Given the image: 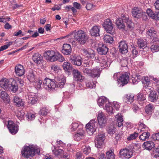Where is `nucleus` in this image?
<instances>
[{"instance_id": "9d476101", "label": "nucleus", "mask_w": 159, "mask_h": 159, "mask_svg": "<svg viewBox=\"0 0 159 159\" xmlns=\"http://www.w3.org/2000/svg\"><path fill=\"white\" fill-rule=\"evenodd\" d=\"M43 56L46 59L53 62L57 61V55L55 52L52 50H48L45 52L43 54Z\"/></svg>"}, {"instance_id": "b1692460", "label": "nucleus", "mask_w": 159, "mask_h": 159, "mask_svg": "<svg viewBox=\"0 0 159 159\" xmlns=\"http://www.w3.org/2000/svg\"><path fill=\"white\" fill-rule=\"evenodd\" d=\"M108 49L104 44H100L97 49L98 53L101 55H106L108 52Z\"/></svg>"}, {"instance_id": "f03ea898", "label": "nucleus", "mask_w": 159, "mask_h": 159, "mask_svg": "<svg viewBox=\"0 0 159 159\" xmlns=\"http://www.w3.org/2000/svg\"><path fill=\"white\" fill-rule=\"evenodd\" d=\"M73 34H74V39L81 44H85L88 39L89 37L86 33L82 30H75L70 35Z\"/></svg>"}, {"instance_id": "79ce46f5", "label": "nucleus", "mask_w": 159, "mask_h": 159, "mask_svg": "<svg viewBox=\"0 0 159 159\" xmlns=\"http://www.w3.org/2000/svg\"><path fill=\"white\" fill-rule=\"evenodd\" d=\"M106 130L107 133L110 135H113L116 131V128L113 125L108 126L107 127Z\"/></svg>"}, {"instance_id": "37998d69", "label": "nucleus", "mask_w": 159, "mask_h": 159, "mask_svg": "<svg viewBox=\"0 0 159 159\" xmlns=\"http://www.w3.org/2000/svg\"><path fill=\"white\" fill-rule=\"evenodd\" d=\"M150 136V134L149 132H144L139 136V138L140 140L144 141L148 139Z\"/></svg>"}, {"instance_id": "1a4fd4ad", "label": "nucleus", "mask_w": 159, "mask_h": 159, "mask_svg": "<svg viewBox=\"0 0 159 159\" xmlns=\"http://www.w3.org/2000/svg\"><path fill=\"white\" fill-rule=\"evenodd\" d=\"M81 51L84 55L93 59L94 61L97 60L98 59V55L96 54L95 51L93 50L89 49L88 50L83 49H81Z\"/></svg>"}, {"instance_id": "c9c22d12", "label": "nucleus", "mask_w": 159, "mask_h": 159, "mask_svg": "<svg viewBox=\"0 0 159 159\" xmlns=\"http://www.w3.org/2000/svg\"><path fill=\"white\" fill-rule=\"evenodd\" d=\"M125 102L127 104H130L134 100V95L132 94H128L125 95Z\"/></svg>"}, {"instance_id": "9b49d317", "label": "nucleus", "mask_w": 159, "mask_h": 159, "mask_svg": "<svg viewBox=\"0 0 159 159\" xmlns=\"http://www.w3.org/2000/svg\"><path fill=\"white\" fill-rule=\"evenodd\" d=\"M95 124H97V122L93 120H91L86 125V131L89 135H92L95 131L97 128L95 126Z\"/></svg>"}, {"instance_id": "6ab92c4d", "label": "nucleus", "mask_w": 159, "mask_h": 159, "mask_svg": "<svg viewBox=\"0 0 159 159\" xmlns=\"http://www.w3.org/2000/svg\"><path fill=\"white\" fill-rule=\"evenodd\" d=\"M120 52L122 54H125L128 52V45L125 41L122 40L119 43Z\"/></svg>"}, {"instance_id": "e2e57ef3", "label": "nucleus", "mask_w": 159, "mask_h": 159, "mask_svg": "<svg viewBox=\"0 0 159 159\" xmlns=\"http://www.w3.org/2000/svg\"><path fill=\"white\" fill-rule=\"evenodd\" d=\"M57 61L58 60L60 62H62L65 60L64 57L60 54L58 53L57 55Z\"/></svg>"}, {"instance_id": "c756f323", "label": "nucleus", "mask_w": 159, "mask_h": 159, "mask_svg": "<svg viewBox=\"0 0 159 159\" xmlns=\"http://www.w3.org/2000/svg\"><path fill=\"white\" fill-rule=\"evenodd\" d=\"M33 59L35 63L40 64L42 63L43 57L39 53H36L34 54L33 55Z\"/></svg>"}, {"instance_id": "7c9ffc66", "label": "nucleus", "mask_w": 159, "mask_h": 159, "mask_svg": "<svg viewBox=\"0 0 159 159\" xmlns=\"http://www.w3.org/2000/svg\"><path fill=\"white\" fill-rule=\"evenodd\" d=\"M126 19L125 23L126 24V26L128 30L132 31L134 29V23L132 22L131 20L129 18L128 16H126Z\"/></svg>"}, {"instance_id": "58836bf2", "label": "nucleus", "mask_w": 159, "mask_h": 159, "mask_svg": "<svg viewBox=\"0 0 159 159\" xmlns=\"http://www.w3.org/2000/svg\"><path fill=\"white\" fill-rule=\"evenodd\" d=\"M137 45L140 49H144L147 46V43L142 39H139L137 41Z\"/></svg>"}, {"instance_id": "f257e3e1", "label": "nucleus", "mask_w": 159, "mask_h": 159, "mask_svg": "<svg viewBox=\"0 0 159 159\" xmlns=\"http://www.w3.org/2000/svg\"><path fill=\"white\" fill-rule=\"evenodd\" d=\"M0 86L5 90L13 92H16L18 89L17 84L15 80L11 81L9 80L4 78L0 81Z\"/></svg>"}, {"instance_id": "4be33fe9", "label": "nucleus", "mask_w": 159, "mask_h": 159, "mask_svg": "<svg viewBox=\"0 0 159 159\" xmlns=\"http://www.w3.org/2000/svg\"><path fill=\"white\" fill-rule=\"evenodd\" d=\"M70 60L72 63L77 66H80L82 63L81 58L79 56L74 57L71 56L70 57Z\"/></svg>"}, {"instance_id": "338daca9", "label": "nucleus", "mask_w": 159, "mask_h": 159, "mask_svg": "<svg viewBox=\"0 0 159 159\" xmlns=\"http://www.w3.org/2000/svg\"><path fill=\"white\" fill-rule=\"evenodd\" d=\"M132 53L133 56L134 57H137V56L138 52L137 50H136L134 47L132 48Z\"/></svg>"}, {"instance_id": "a211bd4d", "label": "nucleus", "mask_w": 159, "mask_h": 159, "mask_svg": "<svg viewBox=\"0 0 159 159\" xmlns=\"http://www.w3.org/2000/svg\"><path fill=\"white\" fill-rule=\"evenodd\" d=\"M146 35L148 38L152 39V41L157 40L158 39L156 34V31L152 27L148 29L146 32Z\"/></svg>"}, {"instance_id": "603ef678", "label": "nucleus", "mask_w": 159, "mask_h": 159, "mask_svg": "<svg viewBox=\"0 0 159 159\" xmlns=\"http://www.w3.org/2000/svg\"><path fill=\"white\" fill-rule=\"evenodd\" d=\"M132 82L134 84H135L138 82L140 81L141 76L139 75H134V77L133 76L131 78Z\"/></svg>"}, {"instance_id": "aec40b11", "label": "nucleus", "mask_w": 159, "mask_h": 159, "mask_svg": "<svg viewBox=\"0 0 159 159\" xmlns=\"http://www.w3.org/2000/svg\"><path fill=\"white\" fill-rule=\"evenodd\" d=\"M25 68L23 65L18 64L15 66V72L18 76H21L25 74Z\"/></svg>"}, {"instance_id": "0e129e2a", "label": "nucleus", "mask_w": 159, "mask_h": 159, "mask_svg": "<svg viewBox=\"0 0 159 159\" xmlns=\"http://www.w3.org/2000/svg\"><path fill=\"white\" fill-rule=\"evenodd\" d=\"M152 139L154 140H159V133L153 134L152 136Z\"/></svg>"}, {"instance_id": "dca6fc26", "label": "nucleus", "mask_w": 159, "mask_h": 159, "mask_svg": "<svg viewBox=\"0 0 159 159\" xmlns=\"http://www.w3.org/2000/svg\"><path fill=\"white\" fill-rule=\"evenodd\" d=\"M119 154L121 157L127 159L129 158L133 155L132 150L127 148L121 150L119 152Z\"/></svg>"}, {"instance_id": "6e6552de", "label": "nucleus", "mask_w": 159, "mask_h": 159, "mask_svg": "<svg viewBox=\"0 0 159 159\" xmlns=\"http://www.w3.org/2000/svg\"><path fill=\"white\" fill-rule=\"evenodd\" d=\"M81 51L84 55L93 59L94 61L97 60L98 59V55L96 54L95 51L93 50L89 49L88 50L83 49H81Z\"/></svg>"}, {"instance_id": "cd10ccee", "label": "nucleus", "mask_w": 159, "mask_h": 159, "mask_svg": "<svg viewBox=\"0 0 159 159\" xmlns=\"http://www.w3.org/2000/svg\"><path fill=\"white\" fill-rule=\"evenodd\" d=\"M72 51L70 45L68 44H64L62 49V53L65 55L70 54Z\"/></svg>"}, {"instance_id": "09e8293b", "label": "nucleus", "mask_w": 159, "mask_h": 159, "mask_svg": "<svg viewBox=\"0 0 159 159\" xmlns=\"http://www.w3.org/2000/svg\"><path fill=\"white\" fill-rule=\"evenodd\" d=\"M103 39L104 41L106 43H111L113 42V38L109 35H105Z\"/></svg>"}, {"instance_id": "680f3d73", "label": "nucleus", "mask_w": 159, "mask_h": 159, "mask_svg": "<svg viewBox=\"0 0 159 159\" xmlns=\"http://www.w3.org/2000/svg\"><path fill=\"white\" fill-rule=\"evenodd\" d=\"M12 42H9L8 43H7V44L2 46L1 47H0L1 48V50L2 51L6 49L11 45L12 44Z\"/></svg>"}, {"instance_id": "6e6d98bb", "label": "nucleus", "mask_w": 159, "mask_h": 159, "mask_svg": "<svg viewBox=\"0 0 159 159\" xmlns=\"http://www.w3.org/2000/svg\"><path fill=\"white\" fill-rule=\"evenodd\" d=\"M65 8L66 11H70V9L71 10L73 13H75L77 11L76 9H75L74 7H73L70 5L66 6L65 7Z\"/></svg>"}, {"instance_id": "473e14b6", "label": "nucleus", "mask_w": 159, "mask_h": 159, "mask_svg": "<svg viewBox=\"0 0 159 159\" xmlns=\"http://www.w3.org/2000/svg\"><path fill=\"white\" fill-rule=\"evenodd\" d=\"M158 98V96L156 91H151L150 92L149 96L148 97L149 100L151 102H154L156 101Z\"/></svg>"}, {"instance_id": "3c124183", "label": "nucleus", "mask_w": 159, "mask_h": 159, "mask_svg": "<svg viewBox=\"0 0 159 159\" xmlns=\"http://www.w3.org/2000/svg\"><path fill=\"white\" fill-rule=\"evenodd\" d=\"M106 156L107 159H115V155L111 150L107 152Z\"/></svg>"}, {"instance_id": "13d9d810", "label": "nucleus", "mask_w": 159, "mask_h": 159, "mask_svg": "<svg viewBox=\"0 0 159 159\" xmlns=\"http://www.w3.org/2000/svg\"><path fill=\"white\" fill-rule=\"evenodd\" d=\"M43 81L41 80H38L36 81L35 82V85L36 88L38 89H40L41 88L42 86H43L42 83H43Z\"/></svg>"}, {"instance_id": "a19ab883", "label": "nucleus", "mask_w": 159, "mask_h": 159, "mask_svg": "<svg viewBox=\"0 0 159 159\" xmlns=\"http://www.w3.org/2000/svg\"><path fill=\"white\" fill-rule=\"evenodd\" d=\"M62 66L64 70L68 72H70L72 69V66L70 64L66 61L64 62Z\"/></svg>"}, {"instance_id": "8fccbe9b", "label": "nucleus", "mask_w": 159, "mask_h": 159, "mask_svg": "<svg viewBox=\"0 0 159 159\" xmlns=\"http://www.w3.org/2000/svg\"><path fill=\"white\" fill-rule=\"evenodd\" d=\"M25 114L23 110L18 111L16 113V115L19 120H21L24 119Z\"/></svg>"}, {"instance_id": "69168bd1", "label": "nucleus", "mask_w": 159, "mask_h": 159, "mask_svg": "<svg viewBox=\"0 0 159 159\" xmlns=\"http://www.w3.org/2000/svg\"><path fill=\"white\" fill-rule=\"evenodd\" d=\"M94 7L95 6L93 4L91 3H88L87 4L86 8L87 10H92Z\"/></svg>"}, {"instance_id": "774afa93", "label": "nucleus", "mask_w": 159, "mask_h": 159, "mask_svg": "<svg viewBox=\"0 0 159 159\" xmlns=\"http://www.w3.org/2000/svg\"><path fill=\"white\" fill-rule=\"evenodd\" d=\"M73 7H74L75 9H80L81 8V7L80 4L76 2H74L73 3Z\"/></svg>"}, {"instance_id": "5701e85b", "label": "nucleus", "mask_w": 159, "mask_h": 159, "mask_svg": "<svg viewBox=\"0 0 159 159\" xmlns=\"http://www.w3.org/2000/svg\"><path fill=\"white\" fill-rule=\"evenodd\" d=\"M72 74L74 79L77 81H81L84 79L81 72L77 70H74Z\"/></svg>"}, {"instance_id": "2eb2a0df", "label": "nucleus", "mask_w": 159, "mask_h": 159, "mask_svg": "<svg viewBox=\"0 0 159 159\" xmlns=\"http://www.w3.org/2000/svg\"><path fill=\"white\" fill-rule=\"evenodd\" d=\"M105 139V137L104 134H99L97 136L96 140L95 141V146L98 148H101L104 145Z\"/></svg>"}, {"instance_id": "7ed1b4c3", "label": "nucleus", "mask_w": 159, "mask_h": 159, "mask_svg": "<svg viewBox=\"0 0 159 159\" xmlns=\"http://www.w3.org/2000/svg\"><path fill=\"white\" fill-rule=\"evenodd\" d=\"M40 152V149L38 148H36L34 145L25 146L24 149L21 151V154L23 156L28 158L30 157L34 156L35 152L39 154Z\"/></svg>"}, {"instance_id": "f3484780", "label": "nucleus", "mask_w": 159, "mask_h": 159, "mask_svg": "<svg viewBox=\"0 0 159 159\" xmlns=\"http://www.w3.org/2000/svg\"><path fill=\"white\" fill-rule=\"evenodd\" d=\"M7 127L10 132L12 134H16L18 131L17 125L12 121L10 120L8 121Z\"/></svg>"}, {"instance_id": "4c0bfd02", "label": "nucleus", "mask_w": 159, "mask_h": 159, "mask_svg": "<svg viewBox=\"0 0 159 159\" xmlns=\"http://www.w3.org/2000/svg\"><path fill=\"white\" fill-rule=\"evenodd\" d=\"M66 82V80L64 78H59L56 81V87L62 88Z\"/></svg>"}, {"instance_id": "a878e982", "label": "nucleus", "mask_w": 159, "mask_h": 159, "mask_svg": "<svg viewBox=\"0 0 159 159\" xmlns=\"http://www.w3.org/2000/svg\"><path fill=\"white\" fill-rule=\"evenodd\" d=\"M126 16H123L122 18L116 19V24L119 28L122 29L125 27L124 23L125 22V20H126Z\"/></svg>"}, {"instance_id": "4468645a", "label": "nucleus", "mask_w": 159, "mask_h": 159, "mask_svg": "<svg viewBox=\"0 0 159 159\" xmlns=\"http://www.w3.org/2000/svg\"><path fill=\"white\" fill-rule=\"evenodd\" d=\"M98 120L100 128H102L105 126L107 121V119L102 111H99L98 113Z\"/></svg>"}, {"instance_id": "0eeeda50", "label": "nucleus", "mask_w": 159, "mask_h": 159, "mask_svg": "<svg viewBox=\"0 0 159 159\" xmlns=\"http://www.w3.org/2000/svg\"><path fill=\"white\" fill-rule=\"evenodd\" d=\"M43 86L46 89L52 91L56 88V84L53 81L45 78L43 82Z\"/></svg>"}, {"instance_id": "e433bc0d", "label": "nucleus", "mask_w": 159, "mask_h": 159, "mask_svg": "<svg viewBox=\"0 0 159 159\" xmlns=\"http://www.w3.org/2000/svg\"><path fill=\"white\" fill-rule=\"evenodd\" d=\"M100 63L102 65L101 66H104V67H107L108 64L107 62L106 58L104 57H102L100 58L98 57V59L96 61Z\"/></svg>"}, {"instance_id": "864d4df0", "label": "nucleus", "mask_w": 159, "mask_h": 159, "mask_svg": "<svg viewBox=\"0 0 159 159\" xmlns=\"http://www.w3.org/2000/svg\"><path fill=\"white\" fill-rule=\"evenodd\" d=\"M138 133L134 132L133 134H130V135L127 137V139L129 141L135 139L138 136Z\"/></svg>"}, {"instance_id": "c03bdc74", "label": "nucleus", "mask_w": 159, "mask_h": 159, "mask_svg": "<svg viewBox=\"0 0 159 159\" xmlns=\"http://www.w3.org/2000/svg\"><path fill=\"white\" fill-rule=\"evenodd\" d=\"M154 107L153 105L149 104L147 105L145 107V111L146 113L148 115H150L154 110Z\"/></svg>"}, {"instance_id": "ea45409f", "label": "nucleus", "mask_w": 159, "mask_h": 159, "mask_svg": "<svg viewBox=\"0 0 159 159\" xmlns=\"http://www.w3.org/2000/svg\"><path fill=\"white\" fill-rule=\"evenodd\" d=\"M1 96L2 99L5 102H8L9 101L10 98L9 95L5 91H1Z\"/></svg>"}, {"instance_id": "a18cd8bd", "label": "nucleus", "mask_w": 159, "mask_h": 159, "mask_svg": "<svg viewBox=\"0 0 159 159\" xmlns=\"http://www.w3.org/2000/svg\"><path fill=\"white\" fill-rule=\"evenodd\" d=\"M27 78L31 82H33L35 79V72L32 70L30 71L27 76Z\"/></svg>"}, {"instance_id": "72a5a7b5", "label": "nucleus", "mask_w": 159, "mask_h": 159, "mask_svg": "<svg viewBox=\"0 0 159 159\" xmlns=\"http://www.w3.org/2000/svg\"><path fill=\"white\" fill-rule=\"evenodd\" d=\"M115 120L119 127H120L123 125V119L121 114L118 113L115 116Z\"/></svg>"}, {"instance_id": "052dcab7", "label": "nucleus", "mask_w": 159, "mask_h": 159, "mask_svg": "<svg viewBox=\"0 0 159 159\" xmlns=\"http://www.w3.org/2000/svg\"><path fill=\"white\" fill-rule=\"evenodd\" d=\"M86 87L90 89H93L95 88L96 84L93 82H88L86 84Z\"/></svg>"}, {"instance_id": "f704fd0d", "label": "nucleus", "mask_w": 159, "mask_h": 159, "mask_svg": "<svg viewBox=\"0 0 159 159\" xmlns=\"http://www.w3.org/2000/svg\"><path fill=\"white\" fill-rule=\"evenodd\" d=\"M83 126L79 124V123L75 122H73L70 126V129L71 131H75L78 129V130L82 129Z\"/></svg>"}, {"instance_id": "c85d7f7f", "label": "nucleus", "mask_w": 159, "mask_h": 159, "mask_svg": "<svg viewBox=\"0 0 159 159\" xmlns=\"http://www.w3.org/2000/svg\"><path fill=\"white\" fill-rule=\"evenodd\" d=\"M154 143L151 141L144 142L142 145L143 147L147 150H151L154 147Z\"/></svg>"}, {"instance_id": "412c9836", "label": "nucleus", "mask_w": 159, "mask_h": 159, "mask_svg": "<svg viewBox=\"0 0 159 159\" xmlns=\"http://www.w3.org/2000/svg\"><path fill=\"white\" fill-rule=\"evenodd\" d=\"M85 132L82 129L78 130L76 133L74 135V138L76 141H80L84 138Z\"/></svg>"}, {"instance_id": "393cba45", "label": "nucleus", "mask_w": 159, "mask_h": 159, "mask_svg": "<svg viewBox=\"0 0 159 159\" xmlns=\"http://www.w3.org/2000/svg\"><path fill=\"white\" fill-rule=\"evenodd\" d=\"M100 27L97 26H93L90 30V33L91 35L94 37L99 36V32Z\"/></svg>"}, {"instance_id": "5fc2aeb1", "label": "nucleus", "mask_w": 159, "mask_h": 159, "mask_svg": "<svg viewBox=\"0 0 159 159\" xmlns=\"http://www.w3.org/2000/svg\"><path fill=\"white\" fill-rule=\"evenodd\" d=\"M146 98V96L144 94L140 93L137 96V99L138 101L143 102L144 101Z\"/></svg>"}, {"instance_id": "ddd939ff", "label": "nucleus", "mask_w": 159, "mask_h": 159, "mask_svg": "<svg viewBox=\"0 0 159 159\" xmlns=\"http://www.w3.org/2000/svg\"><path fill=\"white\" fill-rule=\"evenodd\" d=\"M132 14L134 17L140 18L145 15V13L141 9L138 7H134L132 9Z\"/></svg>"}, {"instance_id": "de8ad7c7", "label": "nucleus", "mask_w": 159, "mask_h": 159, "mask_svg": "<svg viewBox=\"0 0 159 159\" xmlns=\"http://www.w3.org/2000/svg\"><path fill=\"white\" fill-rule=\"evenodd\" d=\"M38 99L36 97H32L31 95L28 96V103L29 104L34 105L37 102Z\"/></svg>"}, {"instance_id": "49530a36", "label": "nucleus", "mask_w": 159, "mask_h": 159, "mask_svg": "<svg viewBox=\"0 0 159 159\" xmlns=\"http://www.w3.org/2000/svg\"><path fill=\"white\" fill-rule=\"evenodd\" d=\"M100 74V69L95 68L92 70L91 76L93 77H99Z\"/></svg>"}, {"instance_id": "39448f33", "label": "nucleus", "mask_w": 159, "mask_h": 159, "mask_svg": "<svg viewBox=\"0 0 159 159\" xmlns=\"http://www.w3.org/2000/svg\"><path fill=\"white\" fill-rule=\"evenodd\" d=\"M64 145V144L61 141H57L56 143V145L53 146L54 149H52V152L55 156L59 158H61L62 154H64V151L61 146Z\"/></svg>"}, {"instance_id": "f8f14e48", "label": "nucleus", "mask_w": 159, "mask_h": 159, "mask_svg": "<svg viewBox=\"0 0 159 159\" xmlns=\"http://www.w3.org/2000/svg\"><path fill=\"white\" fill-rule=\"evenodd\" d=\"M129 80V74L127 72L122 74L121 76L118 79V82L121 83L120 86H123L127 84Z\"/></svg>"}, {"instance_id": "4d7b16f0", "label": "nucleus", "mask_w": 159, "mask_h": 159, "mask_svg": "<svg viewBox=\"0 0 159 159\" xmlns=\"http://www.w3.org/2000/svg\"><path fill=\"white\" fill-rule=\"evenodd\" d=\"M148 129V127L145 124L142 123L140 124L139 127V130H140L141 131H144Z\"/></svg>"}, {"instance_id": "bb28decb", "label": "nucleus", "mask_w": 159, "mask_h": 159, "mask_svg": "<svg viewBox=\"0 0 159 159\" xmlns=\"http://www.w3.org/2000/svg\"><path fill=\"white\" fill-rule=\"evenodd\" d=\"M153 44L151 45L150 48L152 52H157L159 51V39L152 41Z\"/></svg>"}, {"instance_id": "20e7f679", "label": "nucleus", "mask_w": 159, "mask_h": 159, "mask_svg": "<svg viewBox=\"0 0 159 159\" xmlns=\"http://www.w3.org/2000/svg\"><path fill=\"white\" fill-rule=\"evenodd\" d=\"M97 103L100 107H103L104 109L106 111L109 115H111L113 114L112 105L106 98L103 97L99 98L98 99Z\"/></svg>"}, {"instance_id": "2f4dec72", "label": "nucleus", "mask_w": 159, "mask_h": 159, "mask_svg": "<svg viewBox=\"0 0 159 159\" xmlns=\"http://www.w3.org/2000/svg\"><path fill=\"white\" fill-rule=\"evenodd\" d=\"M14 102L18 107H23L24 105V101L17 97H14L13 99Z\"/></svg>"}, {"instance_id": "423d86ee", "label": "nucleus", "mask_w": 159, "mask_h": 159, "mask_svg": "<svg viewBox=\"0 0 159 159\" xmlns=\"http://www.w3.org/2000/svg\"><path fill=\"white\" fill-rule=\"evenodd\" d=\"M102 26L108 33L112 35L115 34V30L113 28L114 25L110 19L105 20L102 24Z\"/></svg>"}, {"instance_id": "bf43d9fd", "label": "nucleus", "mask_w": 159, "mask_h": 159, "mask_svg": "<svg viewBox=\"0 0 159 159\" xmlns=\"http://www.w3.org/2000/svg\"><path fill=\"white\" fill-rule=\"evenodd\" d=\"M48 112V110L45 107H43L40 110L39 112L40 115L42 116H45L47 115Z\"/></svg>"}]
</instances>
